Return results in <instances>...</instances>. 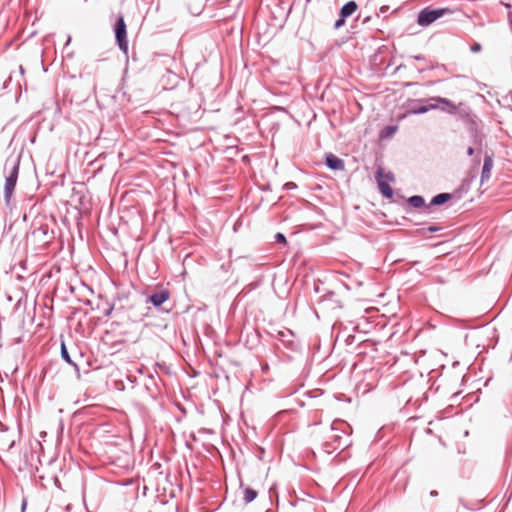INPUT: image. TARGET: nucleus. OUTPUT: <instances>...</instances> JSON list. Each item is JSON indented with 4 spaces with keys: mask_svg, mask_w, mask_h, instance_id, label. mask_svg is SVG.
Wrapping results in <instances>:
<instances>
[{
    "mask_svg": "<svg viewBox=\"0 0 512 512\" xmlns=\"http://www.w3.org/2000/svg\"><path fill=\"white\" fill-rule=\"evenodd\" d=\"M453 13L454 9H451L449 7L426 6L418 12L416 23L419 26L426 28L433 24L438 19L446 15H451Z\"/></svg>",
    "mask_w": 512,
    "mask_h": 512,
    "instance_id": "obj_1",
    "label": "nucleus"
},
{
    "mask_svg": "<svg viewBox=\"0 0 512 512\" xmlns=\"http://www.w3.org/2000/svg\"><path fill=\"white\" fill-rule=\"evenodd\" d=\"M61 357L68 364L72 365L76 371L84 369L85 365L90 366V361L85 359L82 353L78 352L76 349L69 351L64 342L61 344Z\"/></svg>",
    "mask_w": 512,
    "mask_h": 512,
    "instance_id": "obj_2",
    "label": "nucleus"
},
{
    "mask_svg": "<svg viewBox=\"0 0 512 512\" xmlns=\"http://www.w3.org/2000/svg\"><path fill=\"white\" fill-rule=\"evenodd\" d=\"M4 172L6 174L4 192H13L18 178L19 158L7 159Z\"/></svg>",
    "mask_w": 512,
    "mask_h": 512,
    "instance_id": "obj_3",
    "label": "nucleus"
},
{
    "mask_svg": "<svg viewBox=\"0 0 512 512\" xmlns=\"http://www.w3.org/2000/svg\"><path fill=\"white\" fill-rule=\"evenodd\" d=\"M115 41L119 49L125 54H128V39H127V26L122 15H119L113 26Z\"/></svg>",
    "mask_w": 512,
    "mask_h": 512,
    "instance_id": "obj_4",
    "label": "nucleus"
},
{
    "mask_svg": "<svg viewBox=\"0 0 512 512\" xmlns=\"http://www.w3.org/2000/svg\"><path fill=\"white\" fill-rule=\"evenodd\" d=\"M456 116L464 123L466 129L474 127L481 123V120L473 113L471 107L466 102L457 104Z\"/></svg>",
    "mask_w": 512,
    "mask_h": 512,
    "instance_id": "obj_5",
    "label": "nucleus"
},
{
    "mask_svg": "<svg viewBox=\"0 0 512 512\" xmlns=\"http://www.w3.org/2000/svg\"><path fill=\"white\" fill-rule=\"evenodd\" d=\"M480 159H474V165L467 171L465 177L463 178L460 186L456 188L453 192H469L472 188V183L477 180L479 173Z\"/></svg>",
    "mask_w": 512,
    "mask_h": 512,
    "instance_id": "obj_6",
    "label": "nucleus"
},
{
    "mask_svg": "<svg viewBox=\"0 0 512 512\" xmlns=\"http://www.w3.org/2000/svg\"><path fill=\"white\" fill-rule=\"evenodd\" d=\"M358 9V4L354 0L346 2L339 11L338 18L334 22V29L338 30L346 23L347 18L351 17Z\"/></svg>",
    "mask_w": 512,
    "mask_h": 512,
    "instance_id": "obj_7",
    "label": "nucleus"
},
{
    "mask_svg": "<svg viewBox=\"0 0 512 512\" xmlns=\"http://www.w3.org/2000/svg\"><path fill=\"white\" fill-rule=\"evenodd\" d=\"M431 110H436V104L429 98L415 99L411 102L408 114L421 115Z\"/></svg>",
    "mask_w": 512,
    "mask_h": 512,
    "instance_id": "obj_8",
    "label": "nucleus"
},
{
    "mask_svg": "<svg viewBox=\"0 0 512 512\" xmlns=\"http://www.w3.org/2000/svg\"><path fill=\"white\" fill-rule=\"evenodd\" d=\"M375 177L378 185V192H396L390 185V183L395 179L392 172H384L381 168H378Z\"/></svg>",
    "mask_w": 512,
    "mask_h": 512,
    "instance_id": "obj_9",
    "label": "nucleus"
},
{
    "mask_svg": "<svg viewBox=\"0 0 512 512\" xmlns=\"http://www.w3.org/2000/svg\"><path fill=\"white\" fill-rule=\"evenodd\" d=\"M430 100L434 101V104H436V110H440L448 115H456L457 104L452 100L442 96H432Z\"/></svg>",
    "mask_w": 512,
    "mask_h": 512,
    "instance_id": "obj_10",
    "label": "nucleus"
},
{
    "mask_svg": "<svg viewBox=\"0 0 512 512\" xmlns=\"http://www.w3.org/2000/svg\"><path fill=\"white\" fill-rule=\"evenodd\" d=\"M39 482L44 487L47 488L50 485H54L60 490H64L59 477L55 474L54 468L51 465L44 474L39 475Z\"/></svg>",
    "mask_w": 512,
    "mask_h": 512,
    "instance_id": "obj_11",
    "label": "nucleus"
},
{
    "mask_svg": "<svg viewBox=\"0 0 512 512\" xmlns=\"http://www.w3.org/2000/svg\"><path fill=\"white\" fill-rule=\"evenodd\" d=\"M183 79L175 72L166 69L161 77V85L164 90H172L176 88Z\"/></svg>",
    "mask_w": 512,
    "mask_h": 512,
    "instance_id": "obj_12",
    "label": "nucleus"
},
{
    "mask_svg": "<svg viewBox=\"0 0 512 512\" xmlns=\"http://www.w3.org/2000/svg\"><path fill=\"white\" fill-rule=\"evenodd\" d=\"M324 159L326 167L332 171H342L345 168L344 160L331 152L325 153Z\"/></svg>",
    "mask_w": 512,
    "mask_h": 512,
    "instance_id": "obj_13",
    "label": "nucleus"
},
{
    "mask_svg": "<svg viewBox=\"0 0 512 512\" xmlns=\"http://www.w3.org/2000/svg\"><path fill=\"white\" fill-rule=\"evenodd\" d=\"M466 130L469 134L471 144L477 148L481 147L483 144L484 135L480 129V124Z\"/></svg>",
    "mask_w": 512,
    "mask_h": 512,
    "instance_id": "obj_14",
    "label": "nucleus"
},
{
    "mask_svg": "<svg viewBox=\"0 0 512 512\" xmlns=\"http://www.w3.org/2000/svg\"><path fill=\"white\" fill-rule=\"evenodd\" d=\"M493 168V154H485L482 170H481V179L480 184H483L485 180L489 179L491 176V171Z\"/></svg>",
    "mask_w": 512,
    "mask_h": 512,
    "instance_id": "obj_15",
    "label": "nucleus"
},
{
    "mask_svg": "<svg viewBox=\"0 0 512 512\" xmlns=\"http://www.w3.org/2000/svg\"><path fill=\"white\" fill-rule=\"evenodd\" d=\"M33 235L44 243H48L53 238V232H49L48 225L41 224L33 230Z\"/></svg>",
    "mask_w": 512,
    "mask_h": 512,
    "instance_id": "obj_16",
    "label": "nucleus"
},
{
    "mask_svg": "<svg viewBox=\"0 0 512 512\" xmlns=\"http://www.w3.org/2000/svg\"><path fill=\"white\" fill-rule=\"evenodd\" d=\"M170 298V293L168 290H161L152 294L149 297V301L156 307L162 305L165 301Z\"/></svg>",
    "mask_w": 512,
    "mask_h": 512,
    "instance_id": "obj_17",
    "label": "nucleus"
},
{
    "mask_svg": "<svg viewBox=\"0 0 512 512\" xmlns=\"http://www.w3.org/2000/svg\"><path fill=\"white\" fill-rule=\"evenodd\" d=\"M122 452L123 451L117 447L111 450L110 445L107 442L104 443L102 447V455L106 456L108 459H119Z\"/></svg>",
    "mask_w": 512,
    "mask_h": 512,
    "instance_id": "obj_18",
    "label": "nucleus"
},
{
    "mask_svg": "<svg viewBox=\"0 0 512 512\" xmlns=\"http://www.w3.org/2000/svg\"><path fill=\"white\" fill-rule=\"evenodd\" d=\"M397 130H398L397 125H386L380 130L379 136L381 139H389L394 136V134L397 132Z\"/></svg>",
    "mask_w": 512,
    "mask_h": 512,
    "instance_id": "obj_19",
    "label": "nucleus"
},
{
    "mask_svg": "<svg viewBox=\"0 0 512 512\" xmlns=\"http://www.w3.org/2000/svg\"><path fill=\"white\" fill-rule=\"evenodd\" d=\"M257 495V491L250 487H246L243 490V500L246 504L252 502L257 497Z\"/></svg>",
    "mask_w": 512,
    "mask_h": 512,
    "instance_id": "obj_20",
    "label": "nucleus"
},
{
    "mask_svg": "<svg viewBox=\"0 0 512 512\" xmlns=\"http://www.w3.org/2000/svg\"><path fill=\"white\" fill-rule=\"evenodd\" d=\"M451 194H437L430 202V205H441L450 200Z\"/></svg>",
    "mask_w": 512,
    "mask_h": 512,
    "instance_id": "obj_21",
    "label": "nucleus"
},
{
    "mask_svg": "<svg viewBox=\"0 0 512 512\" xmlns=\"http://www.w3.org/2000/svg\"><path fill=\"white\" fill-rule=\"evenodd\" d=\"M408 203L414 208H420L425 205L424 199L419 195H414L408 199Z\"/></svg>",
    "mask_w": 512,
    "mask_h": 512,
    "instance_id": "obj_22",
    "label": "nucleus"
},
{
    "mask_svg": "<svg viewBox=\"0 0 512 512\" xmlns=\"http://www.w3.org/2000/svg\"><path fill=\"white\" fill-rule=\"evenodd\" d=\"M114 304L111 302H106L105 305L102 307V312L105 316H109L113 310ZM101 309L100 305L98 304V310Z\"/></svg>",
    "mask_w": 512,
    "mask_h": 512,
    "instance_id": "obj_23",
    "label": "nucleus"
},
{
    "mask_svg": "<svg viewBox=\"0 0 512 512\" xmlns=\"http://www.w3.org/2000/svg\"><path fill=\"white\" fill-rule=\"evenodd\" d=\"M427 69H429V70L444 69V71H447V67L444 64H440V63L436 62V63H432L431 65H429V66H427L425 68L420 69L419 72H423V71H425Z\"/></svg>",
    "mask_w": 512,
    "mask_h": 512,
    "instance_id": "obj_24",
    "label": "nucleus"
},
{
    "mask_svg": "<svg viewBox=\"0 0 512 512\" xmlns=\"http://www.w3.org/2000/svg\"><path fill=\"white\" fill-rule=\"evenodd\" d=\"M335 430H336V429L333 427V428L331 429V432H332V433H334V431H335ZM329 438H330V439H333L335 442H337V445H335V446H334V449H337V448H339V447L341 446V442H340L341 437H340L339 435H337V434H332Z\"/></svg>",
    "mask_w": 512,
    "mask_h": 512,
    "instance_id": "obj_25",
    "label": "nucleus"
},
{
    "mask_svg": "<svg viewBox=\"0 0 512 512\" xmlns=\"http://www.w3.org/2000/svg\"><path fill=\"white\" fill-rule=\"evenodd\" d=\"M482 50V45L479 42H474L470 46V51L473 53H478Z\"/></svg>",
    "mask_w": 512,
    "mask_h": 512,
    "instance_id": "obj_26",
    "label": "nucleus"
},
{
    "mask_svg": "<svg viewBox=\"0 0 512 512\" xmlns=\"http://www.w3.org/2000/svg\"><path fill=\"white\" fill-rule=\"evenodd\" d=\"M297 188H298L297 184L292 181H288L283 185V189H285V190H295Z\"/></svg>",
    "mask_w": 512,
    "mask_h": 512,
    "instance_id": "obj_27",
    "label": "nucleus"
},
{
    "mask_svg": "<svg viewBox=\"0 0 512 512\" xmlns=\"http://www.w3.org/2000/svg\"><path fill=\"white\" fill-rule=\"evenodd\" d=\"M202 9H203L202 4H200V5H198V6L194 7V8H191V7L189 8L190 13L192 15H199L202 12Z\"/></svg>",
    "mask_w": 512,
    "mask_h": 512,
    "instance_id": "obj_28",
    "label": "nucleus"
},
{
    "mask_svg": "<svg viewBox=\"0 0 512 512\" xmlns=\"http://www.w3.org/2000/svg\"><path fill=\"white\" fill-rule=\"evenodd\" d=\"M275 239L277 242H280V243H283V244H286V237L282 234V233H277L275 235Z\"/></svg>",
    "mask_w": 512,
    "mask_h": 512,
    "instance_id": "obj_29",
    "label": "nucleus"
},
{
    "mask_svg": "<svg viewBox=\"0 0 512 512\" xmlns=\"http://www.w3.org/2000/svg\"><path fill=\"white\" fill-rule=\"evenodd\" d=\"M14 440H11V441H4L3 439H0V443L3 445V446H6L7 448H11L13 445H14Z\"/></svg>",
    "mask_w": 512,
    "mask_h": 512,
    "instance_id": "obj_30",
    "label": "nucleus"
},
{
    "mask_svg": "<svg viewBox=\"0 0 512 512\" xmlns=\"http://www.w3.org/2000/svg\"><path fill=\"white\" fill-rule=\"evenodd\" d=\"M476 148H477V147H475V146H473V145L469 146V147L467 148V155H468V156H472V155H474Z\"/></svg>",
    "mask_w": 512,
    "mask_h": 512,
    "instance_id": "obj_31",
    "label": "nucleus"
},
{
    "mask_svg": "<svg viewBox=\"0 0 512 512\" xmlns=\"http://www.w3.org/2000/svg\"><path fill=\"white\" fill-rule=\"evenodd\" d=\"M412 58L416 61H426V58L425 56L421 55V54H418V55H414L412 56Z\"/></svg>",
    "mask_w": 512,
    "mask_h": 512,
    "instance_id": "obj_32",
    "label": "nucleus"
},
{
    "mask_svg": "<svg viewBox=\"0 0 512 512\" xmlns=\"http://www.w3.org/2000/svg\"><path fill=\"white\" fill-rule=\"evenodd\" d=\"M388 11H389V6H387V5H383V6H381V7H380V9H379V12H380L381 14H385V13H387Z\"/></svg>",
    "mask_w": 512,
    "mask_h": 512,
    "instance_id": "obj_33",
    "label": "nucleus"
},
{
    "mask_svg": "<svg viewBox=\"0 0 512 512\" xmlns=\"http://www.w3.org/2000/svg\"><path fill=\"white\" fill-rule=\"evenodd\" d=\"M11 196H12V194H5V202H6V204H9Z\"/></svg>",
    "mask_w": 512,
    "mask_h": 512,
    "instance_id": "obj_34",
    "label": "nucleus"
},
{
    "mask_svg": "<svg viewBox=\"0 0 512 512\" xmlns=\"http://www.w3.org/2000/svg\"><path fill=\"white\" fill-rule=\"evenodd\" d=\"M437 230H438L437 227H429L428 228V231H430V232H434V231H437Z\"/></svg>",
    "mask_w": 512,
    "mask_h": 512,
    "instance_id": "obj_35",
    "label": "nucleus"
},
{
    "mask_svg": "<svg viewBox=\"0 0 512 512\" xmlns=\"http://www.w3.org/2000/svg\"><path fill=\"white\" fill-rule=\"evenodd\" d=\"M370 19H371V17H370V16L365 17V18L363 19V23L368 22Z\"/></svg>",
    "mask_w": 512,
    "mask_h": 512,
    "instance_id": "obj_36",
    "label": "nucleus"
},
{
    "mask_svg": "<svg viewBox=\"0 0 512 512\" xmlns=\"http://www.w3.org/2000/svg\"><path fill=\"white\" fill-rule=\"evenodd\" d=\"M413 85H416V83L415 82H408V83H406V86H413Z\"/></svg>",
    "mask_w": 512,
    "mask_h": 512,
    "instance_id": "obj_37",
    "label": "nucleus"
},
{
    "mask_svg": "<svg viewBox=\"0 0 512 512\" xmlns=\"http://www.w3.org/2000/svg\"><path fill=\"white\" fill-rule=\"evenodd\" d=\"M384 196H386L387 198L390 199L393 196V194L387 193V194H384Z\"/></svg>",
    "mask_w": 512,
    "mask_h": 512,
    "instance_id": "obj_38",
    "label": "nucleus"
},
{
    "mask_svg": "<svg viewBox=\"0 0 512 512\" xmlns=\"http://www.w3.org/2000/svg\"><path fill=\"white\" fill-rule=\"evenodd\" d=\"M125 192L132 193V192H135V190H134V189H128V190H126Z\"/></svg>",
    "mask_w": 512,
    "mask_h": 512,
    "instance_id": "obj_39",
    "label": "nucleus"
},
{
    "mask_svg": "<svg viewBox=\"0 0 512 512\" xmlns=\"http://www.w3.org/2000/svg\"><path fill=\"white\" fill-rule=\"evenodd\" d=\"M289 13H290V9L287 11V13L285 14V19L289 16Z\"/></svg>",
    "mask_w": 512,
    "mask_h": 512,
    "instance_id": "obj_40",
    "label": "nucleus"
},
{
    "mask_svg": "<svg viewBox=\"0 0 512 512\" xmlns=\"http://www.w3.org/2000/svg\"><path fill=\"white\" fill-rule=\"evenodd\" d=\"M431 495H432V496H435V495H437V492H436V491H432V492H431Z\"/></svg>",
    "mask_w": 512,
    "mask_h": 512,
    "instance_id": "obj_41",
    "label": "nucleus"
},
{
    "mask_svg": "<svg viewBox=\"0 0 512 512\" xmlns=\"http://www.w3.org/2000/svg\"><path fill=\"white\" fill-rule=\"evenodd\" d=\"M100 134H101V131H98V135H97L98 140L100 139Z\"/></svg>",
    "mask_w": 512,
    "mask_h": 512,
    "instance_id": "obj_42",
    "label": "nucleus"
},
{
    "mask_svg": "<svg viewBox=\"0 0 512 512\" xmlns=\"http://www.w3.org/2000/svg\"><path fill=\"white\" fill-rule=\"evenodd\" d=\"M306 2H310V0H306Z\"/></svg>",
    "mask_w": 512,
    "mask_h": 512,
    "instance_id": "obj_43",
    "label": "nucleus"
}]
</instances>
